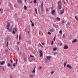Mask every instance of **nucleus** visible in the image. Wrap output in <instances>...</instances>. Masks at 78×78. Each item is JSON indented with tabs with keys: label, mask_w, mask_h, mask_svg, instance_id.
I'll use <instances>...</instances> for the list:
<instances>
[{
	"label": "nucleus",
	"mask_w": 78,
	"mask_h": 78,
	"mask_svg": "<svg viewBox=\"0 0 78 78\" xmlns=\"http://www.w3.org/2000/svg\"><path fill=\"white\" fill-rule=\"evenodd\" d=\"M9 26H10V23H8L7 24L6 28L7 30H8L9 31H11L12 30V29L10 28L9 29Z\"/></svg>",
	"instance_id": "obj_1"
},
{
	"label": "nucleus",
	"mask_w": 78,
	"mask_h": 78,
	"mask_svg": "<svg viewBox=\"0 0 78 78\" xmlns=\"http://www.w3.org/2000/svg\"><path fill=\"white\" fill-rule=\"evenodd\" d=\"M61 3V1H58V8H59V9H60L62 8Z\"/></svg>",
	"instance_id": "obj_2"
},
{
	"label": "nucleus",
	"mask_w": 78,
	"mask_h": 78,
	"mask_svg": "<svg viewBox=\"0 0 78 78\" xmlns=\"http://www.w3.org/2000/svg\"><path fill=\"white\" fill-rule=\"evenodd\" d=\"M46 58H47V59L46 60L45 62H46V61H47V59L49 61H50V59L51 58V56H47Z\"/></svg>",
	"instance_id": "obj_3"
},
{
	"label": "nucleus",
	"mask_w": 78,
	"mask_h": 78,
	"mask_svg": "<svg viewBox=\"0 0 78 78\" xmlns=\"http://www.w3.org/2000/svg\"><path fill=\"white\" fill-rule=\"evenodd\" d=\"M40 57H42L43 55V54L42 53V51L41 50L40 51Z\"/></svg>",
	"instance_id": "obj_4"
},
{
	"label": "nucleus",
	"mask_w": 78,
	"mask_h": 78,
	"mask_svg": "<svg viewBox=\"0 0 78 78\" xmlns=\"http://www.w3.org/2000/svg\"><path fill=\"white\" fill-rule=\"evenodd\" d=\"M63 48L65 50H67L68 48V46L65 45L63 47Z\"/></svg>",
	"instance_id": "obj_5"
},
{
	"label": "nucleus",
	"mask_w": 78,
	"mask_h": 78,
	"mask_svg": "<svg viewBox=\"0 0 78 78\" xmlns=\"http://www.w3.org/2000/svg\"><path fill=\"white\" fill-rule=\"evenodd\" d=\"M17 61H18V60L17 59H16V63H14L13 66V67H15V66H16V64H17Z\"/></svg>",
	"instance_id": "obj_6"
},
{
	"label": "nucleus",
	"mask_w": 78,
	"mask_h": 78,
	"mask_svg": "<svg viewBox=\"0 0 78 78\" xmlns=\"http://www.w3.org/2000/svg\"><path fill=\"white\" fill-rule=\"evenodd\" d=\"M43 6H44V5H43V3H41V9L42 11H43V9H42L43 8Z\"/></svg>",
	"instance_id": "obj_7"
},
{
	"label": "nucleus",
	"mask_w": 78,
	"mask_h": 78,
	"mask_svg": "<svg viewBox=\"0 0 78 78\" xmlns=\"http://www.w3.org/2000/svg\"><path fill=\"white\" fill-rule=\"evenodd\" d=\"M17 2L19 4H21L22 3V0H17Z\"/></svg>",
	"instance_id": "obj_8"
},
{
	"label": "nucleus",
	"mask_w": 78,
	"mask_h": 78,
	"mask_svg": "<svg viewBox=\"0 0 78 78\" xmlns=\"http://www.w3.org/2000/svg\"><path fill=\"white\" fill-rule=\"evenodd\" d=\"M66 67L68 68H69V69H71L72 68V67L71 66H70L69 65H67L66 66Z\"/></svg>",
	"instance_id": "obj_9"
},
{
	"label": "nucleus",
	"mask_w": 78,
	"mask_h": 78,
	"mask_svg": "<svg viewBox=\"0 0 78 78\" xmlns=\"http://www.w3.org/2000/svg\"><path fill=\"white\" fill-rule=\"evenodd\" d=\"M49 31L51 33H53V32L54 31V29H50L49 30Z\"/></svg>",
	"instance_id": "obj_10"
},
{
	"label": "nucleus",
	"mask_w": 78,
	"mask_h": 78,
	"mask_svg": "<svg viewBox=\"0 0 78 78\" xmlns=\"http://www.w3.org/2000/svg\"><path fill=\"white\" fill-rule=\"evenodd\" d=\"M36 71V67L34 68V69L32 72V73H35V72Z\"/></svg>",
	"instance_id": "obj_11"
},
{
	"label": "nucleus",
	"mask_w": 78,
	"mask_h": 78,
	"mask_svg": "<svg viewBox=\"0 0 78 78\" xmlns=\"http://www.w3.org/2000/svg\"><path fill=\"white\" fill-rule=\"evenodd\" d=\"M56 50H57V48L55 47V48H53V51H55Z\"/></svg>",
	"instance_id": "obj_12"
},
{
	"label": "nucleus",
	"mask_w": 78,
	"mask_h": 78,
	"mask_svg": "<svg viewBox=\"0 0 78 78\" xmlns=\"http://www.w3.org/2000/svg\"><path fill=\"white\" fill-rule=\"evenodd\" d=\"M5 63V62L4 61L1 62L0 63V65H3Z\"/></svg>",
	"instance_id": "obj_13"
},
{
	"label": "nucleus",
	"mask_w": 78,
	"mask_h": 78,
	"mask_svg": "<svg viewBox=\"0 0 78 78\" xmlns=\"http://www.w3.org/2000/svg\"><path fill=\"white\" fill-rule=\"evenodd\" d=\"M64 12V9H63V10H62L60 11V13L61 14H63Z\"/></svg>",
	"instance_id": "obj_14"
},
{
	"label": "nucleus",
	"mask_w": 78,
	"mask_h": 78,
	"mask_svg": "<svg viewBox=\"0 0 78 78\" xmlns=\"http://www.w3.org/2000/svg\"><path fill=\"white\" fill-rule=\"evenodd\" d=\"M13 30L15 31V32H17V29L16 27L14 28L13 29Z\"/></svg>",
	"instance_id": "obj_15"
},
{
	"label": "nucleus",
	"mask_w": 78,
	"mask_h": 78,
	"mask_svg": "<svg viewBox=\"0 0 78 78\" xmlns=\"http://www.w3.org/2000/svg\"><path fill=\"white\" fill-rule=\"evenodd\" d=\"M27 6H24L23 9H24L25 10H27Z\"/></svg>",
	"instance_id": "obj_16"
},
{
	"label": "nucleus",
	"mask_w": 78,
	"mask_h": 78,
	"mask_svg": "<svg viewBox=\"0 0 78 78\" xmlns=\"http://www.w3.org/2000/svg\"><path fill=\"white\" fill-rule=\"evenodd\" d=\"M57 20H58V21H60V20H61V19L60 18H58V17H57L56 18Z\"/></svg>",
	"instance_id": "obj_17"
},
{
	"label": "nucleus",
	"mask_w": 78,
	"mask_h": 78,
	"mask_svg": "<svg viewBox=\"0 0 78 78\" xmlns=\"http://www.w3.org/2000/svg\"><path fill=\"white\" fill-rule=\"evenodd\" d=\"M76 41H77V40L76 39H75L72 41V42L73 43V42H76Z\"/></svg>",
	"instance_id": "obj_18"
},
{
	"label": "nucleus",
	"mask_w": 78,
	"mask_h": 78,
	"mask_svg": "<svg viewBox=\"0 0 78 78\" xmlns=\"http://www.w3.org/2000/svg\"><path fill=\"white\" fill-rule=\"evenodd\" d=\"M24 60L25 62H27V59L26 58H24Z\"/></svg>",
	"instance_id": "obj_19"
},
{
	"label": "nucleus",
	"mask_w": 78,
	"mask_h": 78,
	"mask_svg": "<svg viewBox=\"0 0 78 78\" xmlns=\"http://www.w3.org/2000/svg\"><path fill=\"white\" fill-rule=\"evenodd\" d=\"M67 62H64V67H65V66H66V64H67Z\"/></svg>",
	"instance_id": "obj_20"
},
{
	"label": "nucleus",
	"mask_w": 78,
	"mask_h": 78,
	"mask_svg": "<svg viewBox=\"0 0 78 78\" xmlns=\"http://www.w3.org/2000/svg\"><path fill=\"white\" fill-rule=\"evenodd\" d=\"M8 66L9 67H12V66L11 65V64H10V63H9L8 64Z\"/></svg>",
	"instance_id": "obj_21"
},
{
	"label": "nucleus",
	"mask_w": 78,
	"mask_h": 78,
	"mask_svg": "<svg viewBox=\"0 0 78 78\" xmlns=\"http://www.w3.org/2000/svg\"><path fill=\"white\" fill-rule=\"evenodd\" d=\"M33 76H34V75H29V77L30 78H31V77H33Z\"/></svg>",
	"instance_id": "obj_22"
},
{
	"label": "nucleus",
	"mask_w": 78,
	"mask_h": 78,
	"mask_svg": "<svg viewBox=\"0 0 78 78\" xmlns=\"http://www.w3.org/2000/svg\"><path fill=\"white\" fill-rule=\"evenodd\" d=\"M55 10H53L52 11V12H51L52 14H54V13H55Z\"/></svg>",
	"instance_id": "obj_23"
},
{
	"label": "nucleus",
	"mask_w": 78,
	"mask_h": 78,
	"mask_svg": "<svg viewBox=\"0 0 78 78\" xmlns=\"http://www.w3.org/2000/svg\"><path fill=\"white\" fill-rule=\"evenodd\" d=\"M59 34H62V30H60L59 32Z\"/></svg>",
	"instance_id": "obj_24"
},
{
	"label": "nucleus",
	"mask_w": 78,
	"mask_h": 78,
	"mask_svg": "<svg viewBox=\"0 0 78 78\" xmlns=\"http://www.w3.org/2000/svg\"><path fill=\"white\" fill-rule=\"evenodd\" d=\"M75 18L76 19V20H77V21H78V17H77V16H75Z\"/></svg>",
	"instance_id": "obj_25"
},
{
	"label": "nucleus",
	"mask_w": 78,
	"mask_h": 78,
	"mask_svg": "<svg viewBox=\"0 0 78 78\" xmlns=\"http://www.w3.org/2000/svg\"><path fill=\"white\" fill-rule=\"evenodd\" d=\"M8 45H9V43H8V42H7L6 44V47H8Z\"/></svg>",
	"instance_id": "obj_26"
},
{
	"label": "nucleus",
	"mask_w": 78,
	"mask_h": 78,
	"mask_svg": "<svg viewBox=\"0 0 78 78\" xmlns=\"http://www.w3.org/2000/svg\"><path fill=\"white\" fill-rule=\"evenodd\" d=\"M35 12L37 14V9L36 8L35 9Z\"/></svg>",
	"instance_id": "obj_27"
},
{
	"label": "nucleus",
	"mask_w": 78,
	"mask_h": 78,
	"mask_svg": "<svg viewBox=\"0 0 78 78\" xmlns=\"http://www.w3.org/2000/svg\"><path fill=\"white\" fill-rule=\"evenodd\" d=\"M36 0H34V3L35 4L36 3Z\"/></svg>",
	"instance_id": "obj_28"
},
{
	"label": "nucleus",
	"mask_w": 78,
	"mask_h": 78,
	"mask_svg": "<svg viewBox=\"0 0 78 78\" xmlns=\"http://www.w3.org/2000/svg\"><path fill=\"white\" fill-rule=\"evenodd\" d=\"M48 34H49V35H51V34L50 32H48Z\"/></svg>",
	"instance_id": "obj_29"
},
{
	"label": "nucleus",
	"mask_w": 78,
	"mask_h": 78,
	"mask_svg": "<svg viewBox=\"0 0 78 78\" xmlns=\"http://www.w3.org/2000/svg\"><path fill=\"white\" fill-rule=\"evenodd\" d=\"M54 73V71H52V72H51V74H53V73Z\"/></svg>",
	"instance_id": "obj_30"
},
{
	"label": "nucleus",
	"mask_w": 78,
	"mask_h": 78,
	"mask_svg": "<svg viewBox=\"0 0 78 78\" xmlns=\"http://www.w3.org/2000/svg\"><path fill=\"white\" fill-rule=\"evenodd\" d=\"M10 62L11 64H12V63H13V62H12V60L11 59H10Z\"/></svg>",
	"instance_id": "obj_31"
},
{
	"label": "nucleus",
	"mask_w": 78,
	"mask_h": 78,
	"mask_svg": "<svg viewBox=\"0 0 78 78\" xmlns=\"http://www.w3.org/2000/svg\"><path fill=\"white\" fill-rule=\"evenodd\" d=\"M19 40H21V36H19Z\"/></svg>",
	"instance_id": "obj_32"
},
{
	"label": "nucleus",
	"mask_w": 78,
	"mask_h": 78,
	"mask_svg": "<svg viewBox=\"0 0 78 78\" xmlns=\"http://www.w3.org/2000/svg\"><path fill=\"white\" fill-rule=\"evenodd\" d=\"M13 34H16V32H15V31H13L12 32Z\"/></svg>",
	"instance_id": "obj_33"
},
{
	"label": "nucleus",
	"mask_w": 78,
	"mask_h": 78,
	"mask_svg": "<svg viewBox=\"0 0 78 78\" xmlns=\"http://www.w3.org/2000/svg\"><path fill=\"white\" fill-rule=\"evenodd\" d=\"M32 27H34V23H32Z\"/></svg>",
	"instance_id": "obj_34"
},
{
	"label": "nucleus",
	"mask_w": 78,
	"mask_h": 78,
	"mask_svg": "<svg viewBox=\"0 0 78 78\" xmlns=\"http://www.w3.org/2000/svg\"><path fill=\"white\" fill-rule=\"evenodd\" d=\"M53 41H52L51 44V45H53Z\"/></svg>",
	"instance_id": "obj_35"
},
{
	"label": "nucleus",
	"mask_w": 78,
	"mask_h": 78,
	"mask_svg": "<svg viewBox=\"0 0 78 78\" xmlns=\"http://www.w3.org/2000/svg\"><path fill=\"white\" fill-rule=\"evenodd\" d=\"M41 69H42V67L41 66L39 67V69H40V70H41Z\"/></svg>",
	"instance_id": "obj_36"
},
{
	"label": "nucleus",
	"mask_w": 78,
	"mask_h": 78,
	"mask_svg": "<svg viewBox=\"0 0 78 78\" xmlns=\"http://www.w3.org/2000/svg\"><path fill=\"white\" fill-rule=\"evenodd\" d=\"M3 9H2V10H1V13H3Z\"/></svg>",
	"instance_id": "obj_37"
},
{
	"label": "nucleus",
	"mask_w": 78,
	"mask_h": 78,
	"mask_svg": "<svg viewBox=\"0 0 78 78\" xmlns=\"http://www.w3.org/2000/svg\"><path fill=\"white\" fill-rule=\"evenodd\" d=\"M62 23H65V22H64V21H62Z\"/></svg>",
	"instance_id": "obj_38"
},
{
	"label": "nucleus",
	"mask_w": 78,
	"mask_h": 78,
	"mask_svg": "<svg viewBox=\"0 0 78 78\" xmlns=\"http://www.w3.org/2000/svg\"><path fill=\"white\" fill-rule=\"evenodd\" d=\"M48 8L46 9V12H48Z\"/></svg>",
	"instance_id": "obj_39"
},
{
	"label": "nucleus",
	"mask_w": 78,
	"mask_h": 78,
	"mask_svg": "<svg viewBox=\"0 0 78 78\" xmlns=\"http://www.w3.org/2000/svg\"><path fill=\"white\" fill-rule=\"evenodd\" d=\"M20 42L19 41L18 42H17V44H18V45H19V44H20Z\"/></svg>",
	"instance_id": "obj_40"
},
{
	"label": "nucleus",
	"mask_w": 78,
	"mask_h": 78,
	"mask_svg": "<svg viewBox=\"0 0 78 78\" xmlns=\"http://www.w3.org/2000/svg\"><path fill=\"white\" fill-rule=\"evenodd\" d=\"M29 3H30V4H31V3H32V1H30Z\"/></svg>",
	"instance_id": "obj_41"
},
{
	"label": "nucleus",
	"mask_w": 78,
	"mask_h": 78,
	"mask_svg": "<svg viewBox=\"0 0 78 78\" xmlns=\"http://www.w3.org/2000/svg\"><path fill=\"white\" fill-rule=\"evenodd\" d=\"M55 39H56V38H55V37H54L53 41H55Z\"/></svg>",
	"instance_id": "obj_42"
},
{
	"label": "nucleus",
	"mask_w": 78,
	"mask_h": 78,
	"mask_svg": "<svg viewBox=\"0 0 78 78\" xmlns=\"http://www.w3.org/2000/svg\"><path fill=\"white\" fill-rule=\"evenodd\" d=\"M39 45H40V46H41V47H43V46H42V45H41V44L39 43Z\"/></svg>",
	"instance_id": "obj_43"
},
{
	"label": "nucleus",
	"mask_w": 78,
	"mask_h": 78,
	"mask_svg": "<svg viewBox=\"0 0 78 78\" xmlns=\"http://www.w3.org/2000/svg\"><path fill=\"white\" fill-rule=\"evenodd\" d=\"M30 57H32V58H33V57H34V56H32V55H30Z\"/></svg>",
	"instance_id": "obj_44"
},
{
	"label": "nucleus",
	"mask_w": 78,
	"mask_h": 78,
	"mask_svg": "<svg viewBox=\"0 0 78 78\" xmlns=\"http://www.w3.org/2000/svg\"><path fill=\"white\" fill-rule=\"evenodd\" d=\"M18 37H19V35H17V37H16L17 39H18Z\"/></svg>",
	"instance_id": "obj_45"
},
{
	"label": "nucleus",
	"mask_w": 78,
	"mask_h": 78,
	"mask_svg": "<svg viewBox=\"0 0 78 78\" xmlns=\"http://www.w3.org/2000/svg\"><path fill=\"white\" fill-rule=\"evenodd\" d=\"M56 53H57L56 52H54V54L55 55H56Z\"/></svg>",
	"instance_id": "obj_46"
},
{
	"label": "nucleus",
	"mask_w": 78,
	"mask_h": 78,
	"mask_svg": "<svg viewBox=\"0 0 78 78\" xmlns=\"http://www.w3.org/2000/svg\"><path fill=\"white\" fill-rule=\"evenodd\" d=\"M10 78H12V75H10Z\"/></svg>",
	"instance_id": "obj_47"
},
{
	"label": "nucleus",
	"mask_w": 78,
	"mask_h": 78,
	"mask_svg": "<svg viewBox=\"0 0 78 78\" xmlns=\"http://www.w3.org/2000/svg\"><path fill=\"white\" fill-rule=\"evenodd\" d=\"M65 37V36L64 35V34H63V37Z\"/></svg>",
	"instance_id": "obj_48"
},
{
	"label": "nucleus",
	"mask_w": 78,
	"mask_h": 78,
	"mask_svg": "<svg viewBox=\"0 0 78 78\" xmlns=\"http://www.w3.org/2000/svg\"><path fill=\"white\" fill-rule=\"evenodd\" d=\"M5 51H8V49H7L6 50H5Z\"/></svg>",
	"instance_id": "obj_49"
},
{
	"label": "nucleus",
	"mask_w": 78,
	"mask_h": 78,
	"mask_svg": "<svg viewBox=\"0 0 78 78\" xmlns=\"http://www.w3.org/2000/svg\"><path fill=\"white\" fill-rule=\"evenodd\" d=\"M2 8H1V9H0V11H1L2 10Z\"/></svg>",
	"instance_id": "obj_50"
},
{
	"label": "nucleus",
	"mask_w": 78,
	"mask_h": 78,
	"mask_svg": "<svg viewBox=\"0 0 78 78\" xmlns=\"http://www.w3.org/2000/svg\"><path fill=\"white\" fill-rule=\"evenodd\" d=\"M29 44H31V42H29Z\"/></svg>",
	"instance_id": "obj_51"
},
{
	"label": "nucleus",
	"mask_w": 78,
	"mask_h": 78,
	"mask_svg": "<svg viewBox=\"0 0 78 78\" xmlns=\"http://www.w3.org/2000/svg\"><path fill=\"white\" fill-rule=\"evenodd\" d=\"M30 22L31 23H33V22H32V20H30Z\"/></svg>",
	"instance_id": "obj_52"
},
{
	"label": "nucleus",
	"mask_w": 78,
	"mask_h": 78,
	"mask_svg": "<svg viewBox=\"0 0 78 78\" xmlns=\"http://www.w3.org/2000/svg\"><path fill=\"white\" fill-rule=\"evenodd\" d=\"M27 0H24L25 2H27Z\"/></svg>",
	"instance_id": "obj_53"
},
{
	"label": "nucleus",
	"mask_w": 78,
	"mask_h": 78,
	"mask_svg": "<svg viewBox=\"0 0 78 78\" xmlns=\"http://www.w3.org/2000/svg\"><path fill=\"white\" fill-rule=\"evenodd\" d=\"M27 33H28V34H29V31H28L27 32Z\"/></svg>",
	"instance_id": "obj_54"
},
{
	"label": "nucleus",
	"mask_w": 78,
	"mask_h": 78,
	"mask_svg": "<svg viewBox=\"0 0 78 78\" xmlns=\"http://www.w3.org/2000/svg\"><path fill=\"white\" fill-rule=\"evenodd\" d=\"M62 43L60 44V46L62 45Z\"/></svg>",
	"instance_id": "obj_55"
},
{
	"label": "nucleus",
	"mask_w": 78,
	"mask_h": 78,
	"mask_svg": "<svg viewBox=\"0 0 78 78\" xmlns=\"http://www.w3.org/2000/svg\"><path fill=\"white\" fill-rule=\"evenodd\" d=\"M39 35H40V32H39Z\"/></svg>",
	"instance_id": "obj_56"
},
{
	"label": "nucleus",
	"mask_w": 78,
	"mask_h": 78,
	"mask_svg": "<svg viewBox=\"0 0 78 78\" xmlns=\"http://www.w3.org/2000/svg\"><path fill=\"white\" fill-rule=\"evenodd\" d=\"M42 45H44V43H42Z\"/></svg>",
	"instance_id": "obj_57"
},
{
	"label": "nucleus",
	"mask_w": 78,
	"mask_h": 78,
	"mask_svg": "<svg viewBox=\"0 0 78 78\" xmlns=\"http://www.w3.org/2000/svg\"><path fill=\"white\" fill-rule=\"evenodd\" d=\"M1 2H0V5H1Z\"/></svg>",
	"instance_id": "obj_58"
},
{
	"label": "nucleus",
	"mask_w": 78,
	"mask_h": 78,
	"mask_svg": "<svg viewBox=\"0 0 78 78\" xmlns=\"http://www.w3.org/2000/svg\"><path fill=\"white\" fill-rule=\"evenodd\" d=\"M3 70H4V69H3Z\"/></svg>",
	"instance_id": "obj_59"
},
{
	"label": "nucleus",
	"mask_w": 78,
	"mask_h": 78,
	"mask_svg": "<svg viewBox=\"0 0 78 78\" xmlns=\"http://www.w3.org/2000/svg\"><path fill=\"white\" fill-rule=\"evenodd\" d=\"M25 31L26 32V30H25Z\"/></svg>",
	"instance_id": "obj_60"
},
{
	"label": "nucleus",
	"mask_w": 78,
	"mask_h": 78,
	"mask_svg": "<svg viewBox=\"0 0 78 78\" xmlns=\"http://www.w3.org/2000/svg\"><path fill=\"white\" fill-rule=\"evenodd\" d=\"M20 54H21V53L20 52Z\"/></svg>",
	"instance_id": "obj_61"
}]
</instances>
